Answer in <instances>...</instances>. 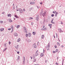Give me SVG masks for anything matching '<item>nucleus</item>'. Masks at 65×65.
I'll use <instances>...</instances> for the list:
<instances>
[{"label":"nucleus","instance_id":"2eb2a0df","mask_svg":"<svg viewBox=\"0 0 65 65\" xmlns=\"http://www.w3.org/2000/svg\"><path fill=\"white\" fill-rule=\"evenodd\" d=\"M4 28H2V29H1V31H3V30H4Z\"/></svg>","mask_w":65,"mask_h":65},{"label":"nucleus","instance_id":"9b49d317","mask_svg":"<svg viewBox=\"0 0 65 65\" xmlns=\"http://www.w3.org/2000/svg\"><path fill=\"white\" fill-rule=\"evenodd\" d=\"M44 35H42V36H41V38H42V39L43 38H44Z\"/></svg>","mask_w":65,"mask_h":65},{"label":"nucleus","instance_id":"4be33fe9","mask_svg":"<svg viewBox=\"0 0 65 65\" xmlns=\"http://www.w3.org/2000/svg\"><path fill=\"white\" fill-rule=\"evenodd\" d=\"M41 57H43V54L42 53L41 54Z\"/></svg>","mask_w":65,"mask_h":65},{"label":"nucleus","instance_id":"a211bd4d","mask_svg":"<svg viewBox=\"0 0 65 65\" xmlns=\"http://www.w3.org/2000/svg\"><path fill=\"white\" fill-rule=\"evenodd\" d=\"M11 28L12 30L13 29V25H11Z\"/></svg>","mask_w":65,"mask_h":65},{"label":"nucleus","instance_id":"4468645a","mask_svg":"<svg viewBox=\"0 0 65 65\" xmlns=\"http://www.w3.org/2000/svg\"><path fill=\"white\" fill-rule=\"evenodd\" d=\"M34 59L33 62H35L36 61V58H34Z\"/></svg>","mask_w":65,"mask_h":65},{"label":"nucleus","instance_id":"a19ab883","mask_svg":"<svg viewBox=\"0 0 65 65\" xmlns=\"http://www.w3.org/2000/svg\"><path fill=\"white\" fill-rule=\"evenodd\" d=\"M17 53H18V54H19V53H20V52H17Z\"/></svg>","mask_w":65,"mask_h":65},{"label":"nucleus","instance_id":"de8ad7c7","mask_svg":"<svg viewBox=\"0 0 65 65\" xmlns=\"http://www.w3.org/2000/svg\"><path fill=\"white\" fill-rule=\"evenodd\" d=\"M55 48H57V46L56 45H55Z\"/></svg>","mask_w":65,"mask_h":65},{"label":"nucleus","instance_id":"f3484780","mask_svg":"<svg viewBox=\"0 0 65 65\" xmlns=\"http://www.w3.org/2000/svg\"><path fill=\"white\" fill-rule=\"evenodd\" d=\"M50 43H49L48 44V46H47V47H48V48H49V47H50Z\"/></svg>","mask_w":65,"mask_h":65},{"label":"nucleus","instance_id":"7ed1b4c3","mask_svg":"<svg viewBox=\"0 0 65 65\" xmlns=\"http://www.w3.org/2000/svg\"><path fill=\"white\" fill-rule=\"evenodd\" d=\"M14 35L15 36H17L18 35L17 33H15L14 34Z\"/></svg>","mask_w":65,"mask_h":65},{"label":"nucleus","instance_id":"49530a36","mask_svg":"<svg viewBox=\"0 0 65 65\" xmlns=\"http://www.w3.org/2000/svg\"><path fill=\"white\" fill-rule=\"evenodd\" d=\"M53 53H56V52H55V51H53Z\"/></svg>","mask_w":65,"mask_h":65},{"label":"nucleus","instance_id":"a18cd8bd","mask_svg":"<svg viewBox=\"0 0 65 65\" xmlns=\"http://www.w3.org/2000/svg\"><path fill=\"white\" fill-rule=\"evenodd\" d=\"M63 62H64V59H63V62H62V65L63 64Z\"/></svg>","mask_w":65,"mask_h":65},{"label":"nucleus","instance_id":"aec40b11","mask_svg":"<svg viewBox=\"0 0 65 65\" xmlns=\"http://www.w3.org/2000/svg\"><path fill=\"white\" fill-rule=\"evenodd\" d=\"M20 40H21V39H20V38H19L17 40V42H19V41H20Z\"/></svg>","mask_w":65,"mask_h":65},{"label":"nucleus","instance_id":"4c0bfd02","mask_svg":"<svg viewBox=\"0 0 65 65\" xmlns=\"http://www.w3.org/2000/svg\"><path fill=\"white\" fill-rule=\"evenodd\" d=\"M25 9H23V11H25Z\"/></svg>","mask_w":65,"mask_h":65},{"label":"nucleus","instance_id":"412c9836","mask_svg":"<svg viewBox=\"0 0 65 65\" xmlns=\"http://www.w3.org/2000/svg\"><path fill=\"white\" fill-rule=\"evenodd\" d=\"M36 19L37 20V21H38L39 20V18L38 17H37L36 18Z\"/></svg>","mask_w":65,"mask_h":65},{"label":"nucleus","instance_id":"c03bdc74","mask_svg":"<svg viewBox=\"0 0 65 65\" xmlns=\"http://www.w3.org/2000/svg\"><path fill=\"white\" fill-rule=\"evenodd\" d=\"M7 50V48H5V49L4 50V51H5V50Z\"/></svg>","mask_w":65,"mask_h":65},{"label":"nucleus","instance_id":"37998d69","mask_svg":"<svg viewBox=\"0 0 65 65\" xmlns=\"http://www.w3.org/2000/svg\"><path fill=\"white\" fill-rule=\"evenodd\" d=\"M30 19H31V20H32V19H33V18H32L30 17Z\"/></svg>","mask_w":65,"mask_h":65},{"label":"nucleus","instance_id":"69168bd1","mask_svg":"<svg viewBox=\"0 0 65 65\" xmlns=\"http://www.w3.org/2000/svg\"><path fill=\"white\" fill-rule=\"evenodd\" d=\"M17 11H18V10H17Z\"/></svg>","mask_w":65,"mask_h":65},{"label":"nucleus","instance_id":"cd10ccee","mask_svg":"<svg viewBox=\"0 0 65 65\" xmlns=\"http://www.w3.org/2000/svg\"><path fill=\"white\" fill-rule=\"evenodd\" d=\"M52 25V24H48L49 26H51Z\"/></svg>","mask_w":65,"mask_h":65},{"label":"nucleus","instance_id":"bf43d9fd","mask_svg":"<svg viewBox=\"0 0 65 65\" xmlns=\"http://www.w3.org/2000/svg\"><path fill=\"white\" fill-rule=\"evenodd\" d=\"M47 50H50V49L49 48H48L47 49Z\"/></svg>","mask_w":65,"mask_h":65},{"label":"nucleus","instance_id":"393cba45","mask_svg":"<svg viewBox=\"0 0 65 65\" xmlns=\"http://www.w3.org/2000/svg\"><path fill=\"white\" fill-rule=\"evenodd\" d=\"M32 34H33V35H35L36 34V33L34 32H33L32 33Z\"/></svg>","mask_w":65,"mask_h":65},{"label":"nucleus","instance_id":"f704fd0d","mask_svg":"<svg viewBox=\"0 0 65 65\" xmlns=\"http://www.w3.org/2000/svg\"><path fill=\"white\" fill-rule=\"evenodd\" d=\"M58 50L56 49V52H58Z\"/></svg>","mask_w":65,"mask_h":65},{"label":"nucleus","instance_id":"13d9d810","mask_svg":"<svg viewBox=\"0 0 65 65\" xmlns=\"http://www.w3.org/2000/svg\"><path fill=\"white\" fill-rule=\"evenodd\" d=\"M45 14V12H44V14Z\"/></svg>","mask_w":65,"mask_h":65},{"label":"nucleus","instance_id":"b1692460","mask_svg":"<svg viewBox=\"0 0 65 65\" xmlns=\"http://www.w3.org/2000/svg\"><path fill=\"white\" fill-rule=\"evenodd\" d=\"M15 17L16 18H19V17H18L17 15H15Z\"/></svg>","mask_w":65,"mask_h":65},{"label":"nucleus","instance_id":"0eeeda50","mask_svg":"<svg viewBox=\"0 0 65 65\" xmlns=\"http://www.w3.org/2000/svg\"><path fill=\"white\" fill-rule=\"evenodd\" d=\"M54 20V19L53 18L51 21V22L52 24H55V23L53 22V20Z\"/></svg>","mask_w":65,"mask_h":65},{"label":"nucleus","instance_id":"a878e982","mask_svg":"<svg viewBox=\"0 0 65 65\" xmlns=\"http://www.w3.org/2000/svg\"><path fill=\"white\" fill-rule=\"evenodd\" d=\"M0 22H1V23L2 24V23H3V21H0Z\"/></svg>","mask_w":65,"mask_h":65},{"label":"nucleus","instance_id":"473e14b6","mask_svg":"<svg viewBox=\"0 0 65 65\" xmlns=\"http://www.w3.org/2000/svg\"><path fill=\"white\" fill-rule=\"evenodd\" d=\"M56 65H59V64L58 63L56 62Z\"/></svg>","mask_w":65,"mask_h":65},{"label":"nucleus","instance_id":"6e6552de","mask_svg":"<svg viewBox=\"0 0 65 65\" xmlns=\"http://www.w3.org/2000/svg\"><path fill=\"white\" fill-rule=\"evenodd\" d=\"M8 21L9 22H12V21L10 19H9Z\"/></svg>","mask_w":65,"mask_h":65},{"label":"nucleus","instance_id":"5701e85b","mask_svg":"<svg viewBox=\"0 0 65 65\" xmlns=\"http://www.w3.org/2000/svg\"><path fill=\"white\" fill-rule=\"evenodd\" d=\"M17 28H19V27H20V25H18L16 27Z\"/></svg>","mask_w":65,"mask_h":65},{"label":"nucleus","instance_id":"5fc2aeb1","mask_svg":"<svg viewBox=\"0 0 65 65\" xmlns=\"http://www.w3.org/2000/svg\"><path fill=\"white\" fill-rule=\"evenodd\" d=\"M4 12H3L2 13V14H4Z\"/></svg>","mask_w":65,"mask_h":65},{"label":"nucleus","instance_id":"39448f33","mask_svg":"<svg viewBox=\"0 0 65 65\" xmlns=\"http://www.w3.org/2000/svg\"><path fill=\"white\" fill-rule=\"evenodd\" d=\"M35 3L34 2H31L30 3V4H34Z\"/></svg>","mask_w":65,"mask_h":65},{"label":"nucleus","instance_id":"6ab92c4d","mask_svg":"<svg viewBox=\"0 0 65 65\" xmlns=\"http://www.w3.org/2000/svg\"><path fill=\"white\" fill-rule=\"evenodd\" d=\"M8 17H10L11 16V15L10 14H8Z\"/></svg>","mask_w":65,"mask_h":65},{"label":"nucleus","instance_id":"603ef678","mask_svg":"<svg viewBox=\"0 0 65 65\" xmlns=\"http://www.w3.org/2000/svg\"><path fill=\"white\" fill-rule=\"evenodd\" d=\"M61 24H63V22H61Z\"/></svg>","mask_w":65,"mask_h":65},{"label":"nucleus","instance_id":"7c9ffc66","mask_svg":"<svg viewBox=\"0 0 65 65\" xmlns=\"http://www.w3.org/2000/svg\"><path fill=\"white\" fill-rule=\"evenodd\" d=\"M28 34H26V37H28Z\"/></svg>","mask_w":65,"mask_h":65},{"label":"nucleus","instance_id":"9d476101","mask_svg":"<svg viewBox=\"0 0 65 65\" xmlns=\"http://www.w3.org/2000/svg\"><path fill=\"white\" fill-rule=\"evenodd\" d=\"M19 48V45H16L15 48Z\"/></svg>","mask_w":65,"mask_h":65},{"label":"nucleus","instance_id":"864d4df0","mask_svg":"<svg viewBox=\"0 0 65 65\" xmlns=\"http://www.w3.org/2000/svg\"><path fill=\"white\" fill-rule=\"evenodd\" d=\"M45 51H44V49H43V53H45Z\"/></svg>","mask_w":65,"mask_h":65},{"label":"nucleus","instance_id":"c85d7f7f","mask_svg":"<svg viewBox=\"0 0 65 65\" xmlns=\"http://www.w3.org/2000/svg\"><path fill=\"white\" fill-rule=\"evenodd\" d=\"M24 30H25V31L26 30V27H24Z\"/></svg>","mask_w":65,"mask_h":65},{"label":"nucleus","instance_id":"0e129e2a","mask_svg":"<svg viewBox=\"0 0 65 65\" xmlns=\"http://www.w3.org/2000/svg\"><path fill=\"white\" fill-rule=\"evenodd\" d=\"M14 4H13V6H14Z\"/></svg>","mask_w":65,"mask_h":65},{"label":"nucleus","instance_id":"423d86ee","mask_svg":"<svg viewBox=\"0 0 65 65\" xmlns=\"http://www.w3.org/2000/svg\"><path fill=\"white\" fill-rule=\"evenodd\" d=\"M24 58H23V63H25V57H23Z\"/></svg>","mask_w":65,"mask_h":65},{"label":"nucleus","instance_id":"4d7b16f0","mask_svg":"<svg viewBox=\"0 0 65 65\" xmlns=\"http://www.w3.org/2000/svg\"><path fill=\"white\" fill-rule=\"evenodd\" d=\"M34 65H39V64H34Z\"/></svg>","mask_w":65,"mask_h":65},{"label":"nucleus","instance_id":"8fccbe9b","mask_svg":"<svg viewBox=\"0 0 65 65\" xmlns=\"http://www.w3.org/2000/svg\"><path fill=\"white\" fill-rule=\"evenodd\" d=\"M31 25H33V23H31Z\"/></svg>","mask_w":65,"mask_h":65},{"label":"nucleus","instance_id":"680f3d73","mask_svg":"<svg viewBox=\"0 0 65 65\" xmlns=\"http://www.w3.org/2000/svg\"><path fill=\"white\" fill-rule=\"evenodd\" d=\"M54 38H55V36H54Z\"/></svg>","mask_w":65,"mask_h":65},{"label":"nucleus","instance_id":"338daca9","mask_svg":"<svg viewBox=\"0 0 65 65\" xmlns=\"http://www.w3.org/2000/svg\"><path fill=\"white\" fill-rule=\"evenodd\" d=\"M14 20H15V18L14 19Z\"/></svg>","mask_w":65,"mask_h":65},{"label":"nucleus","instance_id":"2f4dec72","mask_svg":"<svg viewBox=\"0 0 65 65\" xmlns=\"http://www.w3.org/2000/svg\"><path fill=\"white\" fill-rule=\"evenodd\" d=\"M34 48H36V45H35L34 46Z\"/></svg>","mask_w":65,"mask_h":65},{"label":"nucleus","instance_id":"dca6fc26","mask_svg":"<svg viewBox=\"0 0 65 65\" xmlns=\"http://www.w3.org/2000/svg\"><path fill=\"white\" fill-rule=\"evenodd\" d=\"M59 31L60 32H61V31H62V30H61V29H59Z\"/></svg>","mask_w":65,"mask_h":65},{"label":"nucleus","instance_id":"e2e57ef3","mask_svg":"<svg viewBox=\"0 0 65 65\" xmlns=\"http://www.w3.org/2000/svg\"><path fill=\"white\" fill-rule=\"evenodd\" d=\"M31 59H32V57H31Z\"/></svg>","mask_w":65,"mask_h":65},{"label":"nucleus","instance_id":"09e8293b","mask_svg":"<svg viewBox=\"0 0 65 65\" xmlns=\"http://www.w3.org/2000/svg\"><path fill=\"white\" fill-rule=\"evenodd\" d=\"M4 45L5 46H6V44H4Z\"/></svg>","mask_w":65,"mask_h":65},{"label":"nucleus","instance_id":"bb28decb","mask_svg":"<svg viewBox=\"0 0 65 65\" xmlns=\"http://www.w3.org/2000/svg\"><path fill=\"white\" fill-rule=\"evenodd\" d=\"M55 15L54 14H52L51 15V17H54V16Z\"/></svg>","mask_w":65,"mask_h":65},{"label":"nucleus","instance_id":"ea45409f","mask_svg":"<svg viewBox=\"0 0 65 65\" xmlns=\"http://www.w3.org/2000/svg\"><path fill=\"white\" fill-rule=\"evenodd\" d=\"M40 3V4H41V5H42V2H41V3Z\"/></svg>","mask_w":65,"mask_h":65},{"label":"nucleus","instance_id":"052dcab7","mask_svg":"<svg viewBox=\"0 0 65 65\" xmlns=\"http://www.w3.org/2000/svg\"><path fill=\"white\" fill-rule=\"evenodd\" d=\"M58 38V40H59V41H60V40H59V38Z\"/></svg>","mask_w":65,"mask_h":65},{"label":"nucleus","instance_id":"f257e3e1","mask_svg":"<svg viewBox=\"0 0 65 65\" xmlns=\"http://www.w3.org/2000/svg\"><path fill=\"white\" fill-rule=\"evenodd\" d=\"M38 50H37V51L36 52V53H35V57H36V56H37L38 55Z\"/></svg>","mask_w":65,"mask_h":65},{"label":"nucleus","instance_id":"6e6d98bb","mask_svg":"<svg viewBox=\"0 0 65 65\" xmlns=\"http://www.w3.org/2000/svg\"><path fill=\"white\" fill-rule=\"evenodd\" d=\"M50 28H52V26H50Z\"/></svg>","mask_w":65,"mask_h":65},{"label":"nucleus","instance_id":"1a4fd4ad","mask_svg":"<svg viewBox=\"0 0 65 65\" xmlns=\"http://www.w3.org/2000/svg\"><path fill=\"white\" fill-rule=\"evenodd\" d=\"M58 14V13L57 12H55V17H57V14Z\"/></svg>","mask_w":65,"mask_h":65},{"label":"nucleus","instance_id":"e433bc0d","mask_svg":"<svg viewBox=\"0 0 65 65\" xmlns=\"http://www.w3.org/2000/svg\"><path fill=\"white\" fill-rule=\"evenodd\" d=\"M11 28H9L8 29V30H11Z\"/></svg>","mask_w":65,"mask_h":65},{"label":"nucleus","instance_id":"72a5a7b5","mask_svg":"<svg viewBox=\"0 0 65 65\" xmlns=\"http://www.w3.org/2000/svg\"><path fill=\"white\" fill-rule=\"evenodd\" d=\"M25 32L26 33H28V31H27V30H25Z\"/></svg>","mask_w":65,"mask_h":65},{"label":"nucleus","instance_id":"20e7f679","mask_svg":"<svg viewBox=\"0 0 65 65\" xmlns=\"http://www.w3.org/2000/svg\"><path fill=\"white\" fill-rule=\"evenodd\" d=\"M42 30H45H45H47V28L46 27H45L44 28H43L42 29Z\"/></svg>","mask_w":65,"mask_h":65},{"label":"nucleus","instance_id":"c756f323","mask_svg":"<svg viewBox=\"0 0 65 65\" xmlns=\"http://www.w3.org/2000/svg\"><path fill=\"white\" fill-rule=\"evenodd\" d=\"M45 27V26L44 25L43 26V29H44V27Z\"/></svg>","mask_w":65,"mask_h":65},{"label":"nucleus","instance_id":"58836bf2","mask_svg":"<svg viewBox=\"0 0 65 65\" xmlns=\"http://www.w3.org/2000/svg\"><path fill=\"white\" fill-rule=\"evenodd\" d=\"M10 43H11L9 41V44H10Z\"/></svg>","mask_w":65,"mask_h":65},{"label":"nucleus","instance_id":"f03ea898","mask_svg":"<svg viewBox=\"0 0 65 65\" xmlns=\"http://www.w3.org/2000/svg\"><path fill=\"white\" fill-rule=\"evenodd\" d=\"M19 10L21 13H23V10L22 9H19Z\"/></svg>","mask_w":65,"mask_h":65},{"label":"nucleus","instance_id":"ddd939ff","mask_svg":"<svg viewBox=\"0 0 65 65\" xmlns=\"http://www.w3.org/2000/svg\"><path fill=\"white\" fill-rule=\"evenodd\" d=\"M31 36V33H29L28 34V36L29 37H30V36Z\"/></svg>","mask_w":65,"mask_h":65},{"label":"nucleus","instance_id":"f8f14e48","mask_svg":"<svg viewBox=\"0 0 65 65\" xmlns=\"http://www.w3.org/2000/svg\"><path fill=\"white\" fill-rule=\"evenodd\" d=\"M57 45H58V46H60V44L59 43V42H57Z\"/></svg>","mask_w":65,"mask_h":65},{"label":"nucleus","instance_id":"774afa93","mask_svg":"<svg viewBox=\"0 0 65 65\" xmlns=\"http://www.w3.org/2000/svg\"><path fill=\"white\" fill-rule=\"evenodd\" d=\"M34 0V1H35V0Z\"/></svg>","mask_w":65,"mask_h":65},{"label":"nucleus","instance_id":"c9c22d12","mask_svg":"<svg viewBox=\"0 0 65 65\" xmlns=\"http://www.w3.org/2000/svg\"><path fill=\"white\" fill-rule=\"evenodd\" d=\"M53 13H54V14H55V12L54 11H53Z\"/></svg>","mask_w":65,"mask_h":65},{"label":"nucleus","instance_id":"79ce46f5","mask_svg":"<svg viewBox=\"0 0 65 65\" xmlns=\"http://www.w3.org/2000/svg\"><path fill=\"white\" fill-rule=\"evenodd\" d=\"M61 47H64V46H63V45H61Z\"/></svg>","mask_w":65,"mask_h":65},{"label":"nucleus","instance_id":"3c124183","mask_svg":"<svg viewBox=\"0 0 65 65\" xmlns=\"http://www.w3.org/2000/svg\"><path fill=\"white\" fill-rule=\"evenodd\" d=\"M47 61H46V60L45 61V63H47Z\"/></svg>","mask_w":65,"mask_h":65}]
</instances>
